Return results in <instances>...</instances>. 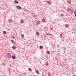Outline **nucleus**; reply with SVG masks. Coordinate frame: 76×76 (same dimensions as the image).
Returning a JSON list of instances; mask_svg holds the SVG:
<instances>
[{
  "label": "nucleus",
  "instance_id": "39448f33",
  "mask_svg": "<svg viewBox=\"0 0 76 76\" xmlns=\"http://www.w3.org/2000/svg\"><path fill=\"white\" fill-rule=\"evenodd\" d=\"M42 22H45V19L44 18L42 19Z\"/></svg>",
  "mask_w": 76,
  "mask_h": 76
},
{
  "label": "nucleus",
  "instance_id": "f03ea898",
  "mask_svg": "<svg viewBox=\"0 0 76 76\" xmlns=\"http://www.w3.org/2000/svg\"><path fill=\"white\" fill-rule=\"evenodd\" d=\"M67 1L68 4H70L72 3V1L71 0H67Z\"/></svg>",
  "mask_w": 76,
  "mask_h": 76
},
{
  "label": "nucleus",
  "instance_id": "dca6fc26",
  "mask_svg": "<svg viewBox=\"0 0 76 76\" xmlns=\"http://www.w3.org/2000/svg\"><path fill=\"white\" fill-rule=\"evenodd\" d=\"M9 22L10 23H11L12 22V20H9Z\"/></svg>",
  "mask_w": 76,
  "mask_h": 76
},
{
  "label": "nucleus",
  "instance_id": "1a4fd4ad",
  "mask_svg": "<svg viewBox=\"0 0 76 76\" xmlns=\"http://www.w3.org/2000/svg\"><path fill=\"white\" fill-rule=\"evenodd\" d=\"M65 26L66 28H69V26L67 25H65Z\"/></svg>",
  "mask_w": 76,
  "mask_h": 76
},
{
  "label": "nucleus",
  "instance_id": "a878e982",
  "mask_svg": "<svg viewBox=\"0 0 76 76\" xmlns=\"http://www.w3.org/2000/svg\"><path fill=\"white\" fill-rule=\"evenodd\" d=\"M74 76H76V75H74Z\"/></svg>",
  "mask_w": 76,
  "mask_h": 76
},
{
  "label": "nucleus",
  "instance_id": "9b49d317",
  "mask_svg": "<svg viewBox=\"0 0 76 76\" xmlns=\"http://www.w3.org/2000/svg\"><path fill=\"white\" fill-rule=\"evenodd\" d=\"M3 34H4V35H5V34H7V33H6V32L5 31H4L3 32Z\"/></svg>",
  "mask_w": 76,
  "mask_h": 76
},
{
  "label": "nucleus",
  "instance_id": "6ab92c4d",
  "mask_svg": "<svg viewBox=\"0 0 76 76\" xmlns=\"http://www.w3.org/2000/svg\"><path fill=\"white\" fill-rule=\"evenodd\" d=\"M21 23H24L23 21L22 20H21Z\"/></svg>",
  "mask_w": 76,
  "mask_h": 76
},
{
  "label": "nucleus",
  "instance_id": "412c9836",
  "mask_svg": "<svg viewBox=\"0 0 76 76\" xmlns=\"http://www.w3.org/2000/svg\"><path fill=\"white\" fill-rule=\"evenodd\" d=\"M12 38H13V39H15V37L14 36H13L12 37Z\"/></svg>",
  "mask_w": 76,
  "mask_h": 76
},
{
  "label": "nucleus",
  "instance_id": "ddd939ff",
  "mask_svg": "<svg viewBox=\"0 0 76 76\" xmlns=\"http://www.w3.org/2000/svg\"><path fill=\"white\" fill-rule=\"evenodd\" d=\"M28 70L30 72H32V69L31 68H29L28 69Z\"/></svg>",
  "mask_w": 76,
  "mask_h": 76
},
{
  "label": "nucleus",
  "instance_id": "5701e85b",
  "mask_svg": "<svg viewBox=\"0 0 76 76\" xmlns=\"http://www.w3.org/2000/svg\"><path fill=\"white\" fill-rule=\"evenodd\" d=\"M46 35H49V34H46Z\"/></svg>",
  "mask_w": 76,
  "mask_h": 76
},
{
  "label": "nucleus",
  "instance_id": "a211bd4d",
  "mask_svg": "<svg viewBox=\"0 0 76 76\" xmlns=\"http://www.w3.org/2000/svg\"><path fill=\"white\" fill-rule=\"evenodd\" d=\"M48 3L49 4H51V2H48Z\"/></svg>",
  "mask_w": 76,
  "mask_h": 76
},
{
  "label": "nucleus",
  "instance_id": "4be33fe9",
  "mask_svg": "<svg viewBox=\"0 0 76 76\" xmlns=\"http://www.w3.org/2000/svg\"><path fill=\"white\" fill-rule=\"evenodd\" d=\"M48 64H46V66H48Z\"/></svg>",
  "mask_w": 76,
  "mask_h": 76
},
{
  "label": "nucleus",
  "instance_id": "bb28decb",
  "mask_svg": "<svg viewBox=\"0 0 76 76\" xmlns=\"http://www.w3.org/2000/svg\"><path fill=\"white\" fill-rule=\"evenodd\" d=\"M15 0V1H16V0Z\"/></svg>",
  "mask_w": 76,
  "mask_h": 76
},
{
  "label": "nucleus",
  "instance_id": "4468645a",
  "mask_svg": "<svg viewBox=\"0 0 76 76\" xmlns=\"http://www.w3.org/2000/svg\"><path fill=\"white\" fill-rule=\"evenodd\" d=\"M46 53L48 54H50V52L48 51H47L46 52Z\"/></svg>",
  "mask_w": 76,
  "mask_h": 76
},
{
  "label": "nucleus",
  "instance_id": "423d86ee",
  "mask_svg": "<svg viewBox=\"0 0 76 76\" xmlns=\"http://www.w3.org/2000/svg\"><path fill=\"white\" fill-rule=\"evenodd\" d=\"M70 10L71 13H73V12H74L73 9H70Z\"/></svg>",
  "mask_w": 76,
  "mask_h": 76
},
{
  "label": "nucleus",
  "instance_id": "2eb2a0df",
  "mask_svg": "<svg viewBox=\"0 0 76 76\" xmlns=\"http://www.w3.org/2000/svg\"><path fill=\"white\" fill-rule=\"evenodd\" d=\"M36 72L37 73H38V74H39V72H38V71H36Z\"/></svg>",
  "mask_w": 76,
  "mask_h": 76
},
{
  "label": "nucleus",
  "instance_id": "20e7f679",
  "mask_svg": "<svg viewBox=\"0 0 76 76\" xmlns=\"http://www.w3.org/2000/svg\"><path fill=\"white\" fill-rule=\"evenodd\" d=\"M40 23H41V22L39 20H38L37 22V24L38 25H39Z\"/></svg>",
  "mask_w": 76,
  "mask_h": 76
},
{
  "label": "nucleus",
  "instance_id": "6e6552de",
  "mask_svg": "<svg viewBox=\"0 0 76 76\" xmlns=\"http://www.w3.org/2000/svg\"><path fill=\"white\" fill-rule=\"evenodd\" d=\"M36 34L37 35V36H39V33L37 32L36 33Z\"/></svg>",
  "mask_w": 76,
  "mask_h": 76
},
{
  "label": "nucleus",
  "instance_id": "f3484780",
  "mask_svg": "<svg viewBox=\"0 0 76 76\" xmlns=\"http://www.w3.org/2000/svg\"><path fill=\"white\" fill-rule=\"evenodd\" d=\"M15 3H16L17 4H18V2L17 1H14Z\"/></svg>",
  "mask_w": 76,
  "mask_h": 76
},
{
  "label": "nucleus",
  "instance_id": "7ed1b4c3",
  "mask_svg": "<svg viewBox=\"0 0 76 76\" xmlns=\"http://www.w3.org/2000/svg\"><path fill=\"white\" fill-rule=\"evenodd\" d=\"M16 7L18 8V9H19V10L22 9V8L20 6H17Z\"/></svg>",
  "mask_w": 76,
  "mask_h": 76
},
{
  "label": "nucleus",
  "instance_id": "393cba45",
  "mask_svg": "<svg viewBox=\"0 0 76 76\" xmlns=\"http://www.w3.org/2000/svg\"><path fill=\"white\" fill-rule=\"evenodd\" d=\"M69 9H68V10L67 11H69Z\"/></svg>",
  "mask_w": 76,
  "mask_h": 76
},
{
  "label": "nucleus",
  "instance_id": "aec40b11",
  "mask_svg": "<svg viewBox=\"0 0 76 76\" xmlns=\"http://www.w3.org/2000/svg\"><path fill=\"white\" fill-rule=\"evenodd\" d=\"M21 37H24V36L22 34L21 35Z\"/></svg>",
  "mask_w": 76,
  "mask_h": 76
},
{
  "label": "nucleus",
  "instance_id": "f257e3e1",
  "mask_svg": "<svg viewBox=\"0 0 76 76\" xmlns=\"http://www.w3.org/2000/svg\"><path fill=\"white\" fill-rule=\"evenodd\" d=\"M7 57L8 58H10L11 57V54L8 53L7 56Z\"/></svg>",
  "mask_w": 76,
  "mask_h": 76
},
{
  "label": "nucleus",
  "instance_id": "9d476101",
  "mask_svg": "<svg viewBox=\"0 0 76 76\" xmlns=\"http://www.w3.org/2000/svg\"><path fill=\"white\" fill-rule=\"evenodd\" d=\"M12 58L13 59H15V58H16V57L15 56H12Z\"/></svg>",
  "mask_w": 76,
  "mask_h": 76
},
{
  "label": "nucleus",
  "instance_id": "b1692460",
  "mask_svg": "<svg viewBox=\"0 0 76 76\" xmlns=\"http://www.w3.org/2000/svg\"><path fill=\"white\" fill-rule=\"evenodd\" d=\"M61 16H63V15H61Z\"/></svg>",
  "mask_w": 76,
  "mask_h": 76
},
{
  "label": "nucleus",
  "instance_id": "0eeeda50",
  "mask_svg": "<svg viewBox=\"0 0 76 76\" xmlns=\"http://www.w3.org/2000/svg\"><path fill=\"white\" fill-rule=\"evenodd\" d=\"M40 49H41V50H42L43 49V47H42V46H39Z\"/></svg>",
  "mask_w": 76,
  "mask_h": 76
},
{
  "label": "nucleus",
  "instance_id": "f8f14e48",
  "mask_svg": "<svg viewBox=\"0 0 76 76\" xmlns=\"http://www.w3.org/2000/svg\"><path fill=\"white\" fill-rule=\"evenodd\" d=\"M12 48L13 50H15V49H16V47L15 46H12Z\"/></svg>",
  "mask_w": 76,
  "mask_h": 76
}]
</instances>
